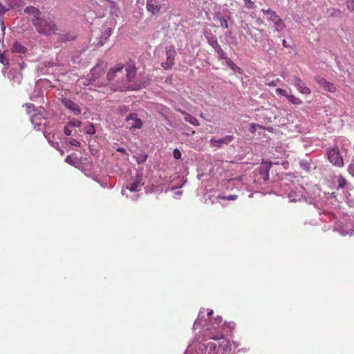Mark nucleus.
Returning a JSON list of instances; mask_svg holds the SVG:
<instances>
[{
	"mask_svg": "<svg viewBox=\"0 0 354 354\" xmlns=\"http://www.w3.org/2000/svg\"><path fill=\"white\" fill-rule=\"evenodd\" d=\"M25 106L28 113L30 114L32 112L35 111V108L33 104L28 103Z\"/></svg>",
	"mask_w": 354,
	"mask_h": 354,
	"instance_id": "c9c22d12",
	"label": "nucleus"
},
{
	"mask_svg": "<svg viewBox=\"0 0 354 354\" xmlns=\"http://www.w3.org/2000/svg\"><path fill=\"white\" fill-rule=\"evenodd\" d=\"M209 44L215 49H216V46H220L218 44L217 40L215 37H212L209 39Z\"/></svg>",
	"mask_w": 354,
	"mask_h": 354,
	"instance_id": "e433bc0d",
	"label": "nucleus"
},
{
	"mask_svg": "<svg viewBox=\"0 0 354 354\" xmlns=\"http://www.w3.org/2000/svg\"><path fill=\"white\" fill-rule=\"evenodd\" d=\"M124 74V65L118 64L114 67L111 68L107 73V78L109 80H112L116 77Z\"/></svg>",
	"mask_w": 354,
	"mask_h": 354,
	"instance_id": "ddd939ff",
	"label": "nucleus"
},
{
	"mask_svg": "<svg viewBox=\"0 0 354 354\" xmlns=\"http://www.w3.org/2000/svg\"><path fill=\"white\" fill-rule=\"evenodd\" d=\"M316 80V82L324 88L325 89L326 91H329V92H335V90H336V87L335 86L328 82L326 79H324V77H317L315 78Z\"/></svg>",
	"mask_w": 354,
	"mask_h": 354,
	"instance_id": "2eb2a0df",
	"label": "nucleus"
},
{
	"mask_svg": "<svg viewBox=\"0 0 354 354\" xmlns=\"http://www.w3.org/2000/svg\"><path fill=\"white\" fill-rule=\"evenodd\" d=\"M334 230L342 236H352L354 232V230L350 224H344L341 221H339L335 224Z\"/></svg>",
	"mask_w": 354,
	"mask_h": 354,
	"instance_id": "9b49d317",
	"label": "nucleus"
},
{
	"mask_svg": "<svg viewBox=\"0 0 354 354\" xmlns=\"http://www.w3.org/2000/svg\"><path fill=\"white\" fill-rule=\"evenodd\" d=\"M347 8L354 12V0H347Z\"/></svg>",
	"mask_w": 354,
	"mask_h": 354,
	"instance_id": "a19ab883",
	"label": "nucleus"
},
{
	"mask_svg": "<svg viewBox=\"0 0 354 354\" xmlns=\"http://www.w3.org/2000/svg\"><path fill=\"white\" fill-rule=\"evenodd\" d=\"M234 136H231V135L226 136L219 138V139H216V138H211L210 143H211L212 146L219 148L223 145H227L234 140Z\"/></svg>",
	"mask_w": 354,
	"mask_h": 354,
	"instance_id": "4468645a",
	"label": "nucleus"
},
{
	"mask_svg": "<svg viewBox=\"0 0 354 354\" xmlns=\"http://www.w3.org/2000/svg\"><path fill=\"white\" fill-rule=\"evenodd\" d=\"M276 93L277 94H279V95H281L282 96H285L286 97H287V96L288 95L286 91V90L283 89V88H278L276 89Z\"/></svg>",
	"mask_w": 354,
	"mask_h": 354,
	"instance_id": "79ce46f5",
	"label": "nucleus"
},
{
	"mask_svg": "<svg viewBox=\"0 0 354 354\" xmlns=\"http://www.w3.org/2000/svg\"><path fill=\"white\" fill-rule=\"evenodd\" d=\"M215 51L216 52L219 59L225 60L227 58L225 53L221 48V46H216V49H215Z\"/></svg>",
	"mask_w": 354,
	"mask_h": 354,
	"instance_id": "c85d7f7f",
	"label": "nucleus"
},
{
	"mask_svg": "<svg viewBox=\"0 0 354 354\" xmlns=\"http://www.w3.org/2000/svg\"><path fill=\"white\" fill-rule=\"evenodd\" d=\"M215 322H216V324L218 325L222 322V318L221 317H217L215 319Z\"/></svg>",
	"mask_w": 354,
	"mask_h": 354,
	"instance_id": "6e6d98bb",
	"label": "nucleus"
},
{
	"mask_svg": "<svg viewBox=\"0 0 354 354\" xmlns=\"http://www.w3.org/2000/svg\"><path fill=\"white\" fill-rule=\"evenodd\" d=\"M116 150H117V151H118V152H121V153H126V150H125V149H124V148H122V147H118Z\"/></svg>",
	"mask_w": 354,
	"mask_h": 354,
	"instance_id": "5fc2aeb1",
	"label": "nucleus"
},
{
	"mask_svg": "<svg viewBox=\"0 0 354 354\" xmlns=\"http://www.w3.org/2000/svg\"><path fill=\"white\" fill-rule=\"evenodd\" d=\"M261 12L268 16V20L273 23L274 30L277 32H281L286 28L284 21L279 17L276 12L270 9H262Z\"/></svg>",
	"mask_w": 354,
	"mask_h": 354,
	"instance_id": "20e7f679",
	"label": "nucleus"
},
{
	"mask_svg": "<svg viewBox=\"0 0 354 354\" xmlns=\"http://www.w3.org/2000/svg\"><path fill=\"white\" fill-rule=\"evenodd\" d=\"M45 138L48 140V142L51 144L52 146L54 147H58L59 143L57 142H53L51 138H53L54 136L51 135L50 133H48L47 132L44 133Z\"/></svg>",
	"mask_w": 354,
	"mask_h": 354,
	"instance_id": "c756f323",
	"label": "nucleus"
},
{
	"mask_svg": "<svg viewBox=\"0 0 354 354\" xmlns=\"http://www.w3.org/2000/svg\"><path fill=\"white\" fill-rule=\"evenodd\" d=\"M342 202L345 201L346 204L351 207H354V198L350 194H346L345 196L341 197Z\"/></svg>",
	"mask_w": 354,
	"mask_h": 354,
	"instance_id": "5701e85b",
	"label": "nucleus"
},
{
	"mask_svg": "<svg viewBox=\"0 0 354 354\" xmlns=\"http://www.w3.org/2000/svg\"><path fill=\"white\" fill-rule=\"evenodd\" d=\"M68 143L71 145L75 146V147H79L80 145V142L75 138H70L68 140Z\"/></svg>",
	"mask_w": 354,
	"mask_h": 354,
	"instance_id": "58836bf2",
	"label": "nucleus"
},
{
	"mask_svg": "<svg viewBox=\"0 0 354 354\" xmlns=\"http://www.w3.org/2000/svg\"><path fill=\"white\" fill-rule=\"evenodd\" d=\"M126 122L129 130L131 131L141 129L143 125L142 120L137 117L136 113H131L127 117Z\"/></svg>",
	"mask_w": 354,
	"mask_h": 354,
	"instance_id": "1a4fd4ad",
	"label": "nucleus"
},
{
	"mask_svg": "<svg viewBox=\"0 0 354 354\" xmlns=\"http://www.w3.org/2000/svg\"><path fill=\"white\" fill-rule=\"evenodd\" d=\"M68 126H70L71 127H80L82 125V122L79 120H70L68 123Z\"/></svg>",
	"mask_w": 354,
	"mask_h": 354,
	"instance_id": "2f4dec72",
	"label": "nucleus"
},
{
	"mask_svg": "<svg viewBox=\"0 0 354 354\" xmlns=\"http://www.w3.org/2000/svg\"><path fill=\"white\" fill-rule=\"evenodd\" d=\"M24 12L32 17L31 21L37 31L44 35L54 34L57 30V26L49 15L42 16L41 12L34 6H27Z\"/></svg>",
	"mask_w": 354,
	"mask_h": 354,
	"instance_id": "f257e3e1",
	"label": "nucleus"
},
{
	"mask_svg": "<svg viewBox=\"0 0 354 354\" xmlns=\"http://www.w3.org/2000/svg\"><path fill=\"white\" fill-rule=\"evenodd\" d=\"M328 159L330 163L337 167H343L344 161L342 157L339 154V151L337 147L329 149L327 152Z\"/></svg>",
	"mask_w": 354,
	"mask_h": 354,
	"instance_id": "39448f33",
	"label": "nucleus"
},
{
	"mask_svg": "<svg viewBox=\"0 0 354 354\" xmlns=\"http://www.w3.org/2000/svg\"><path fill=\"white\" fill-rule=\"evenodd\" d=\"M245 6L248 8L252 9L255 7V4L253 1L251 0H243Z\"/></svg>",
	"mask_w": 354,
	"mask_h": 354,
	"instance_id": "ea45409f",
	"label": "nucleus"
},
{
	"mask_svg": "<svg viewBox=\"0 0 354 354\" xmlns=\"http://www.w3.org/2000/svg\"><path fill=\"white\" fill-rule=\"evenodd\" d=\"M282 44H283V46L284 47H288L287 42H286V41L285 39H283V40L282 41Z\"/></svg>",
	"mask_w": 354,
	"mask_h": 354,
	"instance_id": "052dcab7",
	"label": "nucleus"
},
{
	"mask_svg": "<svg viewBox=\"0 0 354 354\" xmlns=\"http://www.w3.org/2000/svg\"><path fill=\"white\" fill-rule=\"evenodd\" d=\"M8 4V8H19L24 5V2L22 0H6Z\"/></svg>",
	"mask_w": 354,
	"mask_h": 354,
	"instance_id": "4be33fe9",
	"label": "nucleus"
},
{
	"mask_svg": "<svg viewBox=\"0 0 354 354\" xmlns=\"http://www.w3.org/2000/svg\"><path fill=\"white\" fill-rule=\"evenodd\" d=\"M70 126L68 124L64 128V133L66 136H69L72 134V130L70 129Z\"/></svg>",
	"mask_w": 354,
	"mask_h": 354,
	"instance_id": "37998d69",
	"label": "nucleus"
},
{
	"mask_svg": "<svg viewBox=\"0 0 354 354\" xmlns=\"http://www.w3.org/2000/svg\"><path fill=\"white\" fill-rule=\"evenodd\" d=\"M19 67H20L21 69H23V68H24L23 64H19Z\"/></svg>",
	"mask_w": 354,
	"mask_h": 354,
	"instance_id": "e2e57ef3",
	"label": "nucleus"
},
{
	"mask_svg": "<svg viewBox=\"0 0 354 354\" xmlns=\"http://www.w3.org/2000/svg\"><path fill=\"white\" fill-rule=\"evenodd\" d=\"M9 78H10L11 80H12L14 82L17 84H19L22 79V75L20 73H18L13 76H9Z\"/></svg>",
	"mask_w": 354,
	"mask_h": 354,
	"instance_id": "473e14b6",
	"label": "nucleus"
},
{
	"mask_svg": "<svg viewBox=\"0 0 354 354\" xmlns=\"http://www.w3.org/2000/svg\"><path fill=\"white\" fill-rule=\"evenodd\" d=\"M118 112L121 114H124L129 111V107L126 105H121L118 109Z\"/></svg>",
	"mask_w": 354,
	"mask_h": 354,
	"instance_id": "4c0bfd02",
	"label": "nucleus"
},
{
	"mask_svg": "<svg viewBox=\"0 0 354 354\" xmlns=\"http://www.w3.org/2000/svg\"><path fill=\"white\" fill-rule=\"evenodd\" d=\"M209 338L218 342L222 340V342H218V344L208 342L201 345L198 349L201 351L203 354H226L229 348L228 342L224 340L223 334L219 333L216 335L209 336Z\"/></svg>",
	"mask_w": 354,
	"mask_h": 354,
	"instance_id": "f03ea898",
	"label": "nucleus"
},
{
	"mask_svg": "<svg viewBox=\"0 0 354 354\" xmlns=\"http://www.w3.org/2000/svg\"><path fill=\"white\" fill-rule=\"evenodd\" d=\"M294 85L297 91L302 94L308 95L311 93L310 88L306 86V84L299 76L294 77Z\"/></svg>",
	"mask_w": 354,
	"mask_h": 354,
	"instance_id": "f8f14e48",
	"label": "nucleus"
},
{
	"mask_svg": "<svg viewBox=\"0 0 354 354\" xmlns=\"http://www.w3.org/2000/svg\"><path fill=\"white\" fill-rule=\"evenodd\" d=\"M235 73H241V69L237 66L235 64L234 65L230 68Z\"/></svg>",
	"mask_w": 354,
	"mask_h": 354,
	"instance_id": "09e8293b",
	"label": "nucleus"
},
{
	"mask_svg": "<svg viewBox=\"0 0 354 354\" xmlns=\"http://www.w3.org/2000/svg\"><path fill=\"white\" fill-rule=\"evenodd\" d=\"M225 60V63L226 64L230 67V68H232L234 65V63L233 62V61L232 59H230V58H227Z\"/></svg>",
	"mask_w": 354,
	"mask_h": 354,
	"instance_id": "de8ad7c7",
	"label": "nucleus"
},
{
	"mask_svg": "<svg viewBox=\"0 0 354 354\" xmlns=\"http://www.w3.org/2000/svg\"><path fill=\"white\" fill-rule=\"evenodd\" d=\"M339 194L338 192L325 194L326 205L333 209L338 208L342 203V196L337 197Z\"/></svg>",
	"mask_w": 354,
	"mask_h": 354,
	"instance_id": "6e6552de",
	"label": "nucleus"
},
{
	"mask_svg": "<svg viewBox=\"0 0 354 354\" xmlns=\"http://www.w3.org/2000/svg\"><path fill=\"white\" fill-rule=\"evenodd\" d=\"M287 75H288V73H287V72H286V71H283V72H281V76L283 78H286Z\"/></svg>",
	"mask_w": 354,
	"mask_h": 354,
	"instance_id": "4d7b16f0",
	"label": "nucleus"
},
{
	"mask_svg": "<svg viewBox=\"0 0 354 354\" xmlns=\"http://www.w3.org/2000/svg\"><path fill=\"white\" fill-rule=\"evenodd\" d=\"M218 198H222L223 200L234 201L237 198V196L235 194H230L228 196H219Z\"/></svg>",
	"mask_w": 354,
	"mask_h": 354,
	"instance_id": "f704fd0d",
	"label": "nucleus"
},
{
	"mask_svg": "<svg viewBox=\"0 0 354 354\" xmlns=\"http://www.w3.org/2000/svg\"><path fill=\"white\" fill-rule=\"evenodd\" d=\"M42 115L40 113L35 114L31 117V122L34 124L35 129L37 130L39 129V127L41 124Z\"/></svg>",
	"mask_w": 354,
	"mask_h": 354,
	"instance_id": "412c9836",
	"label": "nucleus"
},
{
	"mask_svg": "<svg viewBox=\"0 0 354 354\" xmlns=\"http://www.w3.org/2000/svg\"><path fill=\"white\" fill-rule=\"evenodd\" d=\"M111 29H108L104 34V37L105 38V39L109 37L111 35Z\"/></svg>",
	"mask_w": 354,
	"mask_h": 354,
	"instance_id": "864d4df0",
	"label": "nucleus"
},
{
	"mask_svg": "<svg viewBox=\"0 0 354 354\" xmlns=\"http://www.w3.org/2000/svg\"><path fill=\"white\" fill-rule=\"evenodd\" d=\"M124 72L126 73V81L128 82H131L136 75L135 67L129 66L125 68Z\"/></svg>",
	"mask_w": 354,
	"mask_h": 354,
	"instance_id": "6ab92c4d",
	"label": "nucleus"
},
{
	"mask_svg": "<svg viewBox=\"0 0 354 354\" xmlns=\"http://www.w3.org/2000/svg\"><path fill=\"white\" fill-rule=\"evenodd\" d=\"M62 104L68 109L73 115H78L81 113L82 109L80 105L73 100L63 97L61 99Z\"/></svg>",
	"mask_w": 354,
	"mask_h": 354,
	"instance_id": "9d476101",
	"label": "nucleus"
},
{
	"mask_svg": "<svg viewBox=\"0 0 354 354\" xmlns=\"http://www.w3.org/2000/svg\"><path fill=\"white\" fill-rule=\"evenodd\" d=\"M348 172L350 174H351L353 176H354V162H351L348 166Z\"/></svg>",
	"mask_w": 354,
	"mask_h": 354,
	"instance_id": "49530a36",
	"label": "nucleus"
},
{
	"mask_svg": "<svg viewBox=\"0 0 354 354\" xmlns=\"http://www.w3.org/2000/svg\"><path fill=\"white\" fill-rule=\"evenodd\" d=\"M299 165L302 169L308 172L316 168V164L310 158L301 159L299 161Z\"/></svg>",
	"mask_w": 354,
	"mask_h": 354,
	"instance_id": "dca6fc26",
	"label": "nucleus"
},
{
	"mask_svg": "<svg viewBox=\"0 0 354 354\" xmlns=\"http://www.w3.org/2000/svg\"><path fill=\"white\" fill-rule=\"evenodd\" d=\"M205 318V309L203 308L199 311L197 319L194 324V328H196L198 325H201L203 319Z\"/></svg>",
	"mask_w": 354,
	"mask_h": 354,
	"instance_id": "b1692460",
	"label": "nucleus"
},
{
	"mask_svg": "<svg viewBox=\"0 0 354 354\" xmlns=\"http://www.w3.org/2000/svg\"><path fill=\"white\" fill-rule=\"evenodd\" d=\"M220 21V24L223 28H228V21L226 17H222L218 18Z\"/></svg>",
	"mask_w": 354,
	"mask_h": 354,
	"instance_id": "72a5a7b5",
	"label": "nucleus"
},
{
	"mask_svg": "<svg viewBox=\"0 0 354 354\" xmlns=\"http://www.w3.org/2000/svg\"><path fill=\"white\" fill-rule=\"evenodd\" d=\"M176 198H178L181 194H182V192L181 191H177L176 193Z\"/></svg>",
	"mask_w": 354,
	"mask_h": 354,
	"instance_id": "13d9d810",
	"label": "nucleus"
},
{
	"mask_svg": "<svg viewBox=\"0 0 354 354\" xmlns=\"http://www.w3.org/2000/svg\"><path fill=\"white\" fill-rule=\"evenodd\" d=\"M260 174L264 180H268L269 179V169L267 167H260Z\"/></svg>",
	"mask_w": 354,
	"mask_h": 354,
	"instance_id": "cd10ccee",
	"label": "nucleus"
},
{
	"mask_svg": "<svg viewBox=\"0 0 354 354\" xmlns=\"http://www.w3.org/2000/svg\"><path fill=\"white\" fill-rule=\"evenodd\" d=\"M84 131L88 135H93L95 133V129L93 124H90L84 129Z\"/></svg>",
	"mask_w": 354,
	"mask_h": 354,
	"instance_id": "7c9ffc66",
	"label": "nucleus"
},
{
	"mask_svg": "<svg viewBox=\"0 0 354 354\" xmlns=\"http://www.w3.org/2000/svg\"><path fill=\"white\" fill-rule=\"evenodd\" d=\"M8 10L9 8H8L6 6H3L0 3V15H3Z\"/></svg>",
	"mask_w": 354,
	"mask_h": 354,
	"instance_id": "a18cd8bd",
	"label": "nucleus"
},
{
	"mask_svg": "<svg viewBox=\"0 0 354 354\" xmlns=\"http://www.w3.org/2000/svg\"><path fill=\"white\" fill-rule=\"evenodd\" d=\"M174 158L180 159L181 158V152L178 149H175L173 151Z\"/></svg>",
	"mask_w": 354,
	"mask_h": 354,
	"instance_id": "c03bdc74",
	"label": "nucleus"
},
{
	"mask_svg": "<svg viewBox=\"0 0 354 354\" xmlns=\"http://www.w3.org/2000/svg\"><path fill=\"white\" fill-rule=\"evenodd\" d=\"M337 182H338V185H337V192H339L340 190H342L345 187L347 182L342 176H339L338 178Z\"/></svg>",
	"mask_w": 354,
	"mask_h": 354,
	"instance_id": "bb28decb",
	"label": "nucleus"
},
{
	"mask_svg": "<svg viewBox=\"0 0 354 354\" xmlns=\"http://www.w3.org/2000/svg\"><path fill=\"white\" fill-rule=\"evenodd\" d=\"M180 112L184 115V120L187 122H189L194 126H198L200 124L198 120L193 115L183 111H180Z\"/></svg>",
	"mask_w": 354,
	"mask_h": 354,
	"instance_id": "a211bd4d",
	"label": "nucleus"
},
{
	"mask_svg": "<svg viewBox=\"0 0 354 354\" xmlns=\"http://www.w3.org/2000/svg\"><path fill=\"white\" fill-rule=\"evenodd\" d=\"M140 88H132L131 90H138Z\"/></svg>",
	"mask_w": 354,
	"mask_h": 354,
	"instance_id": "0e129e2a",
	"label": "nucleus"
},
{
	"mask_svg": "<svg viewBox=\"0 0 354 354\" xmlns=\"http://www.w3.org/2000/svg\"><path fill=\"white\" fill-rule=\"evenodd\" d=\"M306 191L304 188L301 185H297L291 189L290 192L288 194V198L290 202L300 201L303 198L305 197Z\"/></svg>",
	"mask_w": 354,
	"mask_h": 354,
	"instance_id": "423d86ee",
	"label": "nucleus"
},
{
	"mask_svg": "<svg viewBox=\"0 0 354 354\" xmlns=\"http://www.w3.org/2000/svg\"><path fill=\"white\" fill-rule=\"evenodd\" d=\"M279 82H280V80L279 79H277L274 81H272V82L268 83V85L270 86H275Z\"/></svg>",
	"mask_w": 354,
	"mask_h": 354,
	"instance_id": "8fccbe9b",
	"label": "nucleus"
},
{
	"mask_svg": "<svg viewBox=\"0 0 354 354\" xmlns=\"http://www.w3.org/2000/svg\"><path fill=\"white\" fill-rule=\"evenodd\" d=\"M148 156L146 153H136V155L134 156V158L136 160V162L138 164H141L145 162L147 159Z\"/></svg>",
	"mask_w": 354,
	"mask_h": 354,
	"instance_id": "393cba45",
	"label": "nucleus"
},
{
	"mask_svg": "<svg viewBox=\"0 0 354 354\" xmlns=\"http://www.w3.org/2000/svg\"><path fill=\"white\" fill-rule=\"evenodd\" d=\"M286 98L288 100L289 102L292 104L299 105L302 103V101L299 97H297L292 95H288Z\"/></svg>",
	"mask_w": 354,
	"mask_h": 354,
	"instance_id": "a878e982",
	"label": "nucleus"
},
{
	"mask_svg": "<svg viewBox=\"0 0 354 354\" xmlns=\"http://www.w3.org/2000/svg\"><path fill=\"white\" fill-rule=\"evenodd\" d=\"M293 19L294 20L297 22V23H301V18L299 16V15H295L293 16Z\"/></svg>",
	"mask_w": 354,
	"mask_h": 354,
	"instance_id": "603ef678",
	"label": "nucleus"
},
{
	"mask_svg": "<svg viewBox=\"0 0 354 354\" xmlns=\"http://www.w3.org/2000/svg\"><path fill=\"white\" fill-rule=\"evenodd\" d=\"M12 53L24 54L26 52V48L19 42L15 41L12 47Z\"/></svg>",
	"mask_w": 354,
	"mask_h": 354,
	"instance_id": "aec40b11",
	"label": "nucleus"
},
{
	"mask_svg": "<svg viewBox=\"0 0 354 354\" xmlns=\"http://www.w3.org/2000/svg\"><path fill=\"white\" fill-rule=\"evenodd\" d=\"M214 313L212 310L209 309L207 312V316H211Z\"/></svg>",
	"mask_w": 354,
	"mask_h": 354,
	"instance_id": "bf43d9fd",
	"label": "nucleus"
},
{
	"mask_svg": "<svg viewBox=\"0 0 354 354\" xmlns=\"http://www.w3.org/2000/svg\"><path fill=\"white\" fill-rule=\"evenodd\" d=\"M65 162L70 164V165H73V159L70 156H68L66 158H65Z\"/></svg>",
	"mask_w": 354,
	"mask_h": 354,
	"instance_id": "3c124183",
	"label": "nucleus"
},
{
	"mask_svg": "<svg viewBox=\"0 0 354 354\" xmlns=\"http://www.w3.org/2000/svg\"><path fill=\"white\" fill-rule=\"evenodd\" d=\"M142 180L143 179L142 175L138 174L136 175V176L131 178V182L126 185L124 189L122 190V194L127 198H131V200H136L138 195L136 194L130 196L128 194L127 191L129 190L130 192H140L145 184Z\"/></svg>",
	"mask_w": 354,
	"mask_h": 354,
	"instance_id": "7ed1b4c3",
	"label": "nucleus"
},
{
	"mask_svg": "<svg viewBox=\"0 0 354 354\" xmlns=\"http://www.w3.org/2000/svg\"><path fill=\"white\" fill-rule=\"evenodd\" d=\"M147 9L152 14L158 13L160 10L158 0H147Z\"/></svg>",
	"mask_w": 354,
	"mask_h": 354,
	"instance_id": "f3484780",
	"label": "nucleus"
},
{
	"mask_svg": "<svg viewBox=\"0 0 354 354\" xmlns=\"http://www.w3.org/2000/svg\"><path fill=\"white\" fill-rule=\"evenodd\" d=\"M337 12L338 13H339V12H340V11H339V10H335V9H333V12H331V15H334V13H333V12Z\"/></svg>",
	"mask_w": 354,
	"mask_h": 354,
	"instance_id": "680f3d73",
	"label": "nucleus"
},
{
	"mask_svg": "<svg viewBox=\"0 0 354 354\" xmlns=\"http://www.w3.org/2000/svg\"><path fill=\"white\" fill-rule=\"evenodd\" d=\"M211 328H216V326H215L214 324H212V325L211 326Z\"/></svg>",
	"mask_w": 354,
	"mask_h": 354,
	"instance_id": "69168bd1",
	"label": "nucleus"
},
{
	"mask_svg": "<svg viewBox=\"0 0 354 354\" xmlns=\"http://www.w3.org/2000/svg\"><path fill=\"white\" fill-rule=\"evenodd\" d=\"M166 49V62L161 64L162 66L165 70L170 69L174 65V59L176 55V53L174 46H167Z\"/></svg>",
	"mask_w": 354,
	"mask_h": 354,
	"instance_id": "0eeeda50",
	"label": "nucleus"
}]
</instances>
